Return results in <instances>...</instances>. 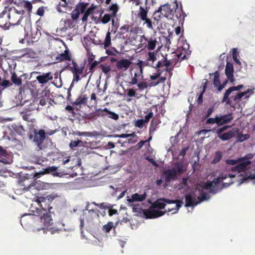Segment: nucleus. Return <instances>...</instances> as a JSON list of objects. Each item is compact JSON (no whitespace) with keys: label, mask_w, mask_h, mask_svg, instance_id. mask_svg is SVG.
<instances>
[{"label":"nucleus","mask_w":255,"mask_h":255,"mask_svg":"<svg viewBox=\"0 0 255 255\" xmlns=\"http://www.w3.org/2000/svg\"><path fill=\"white\" fill-rule=\"evenodd\" d=\"M145 123L143 119H138L134 123V126L140 128H143L144 124Z\"/></svg>","instance_id":"e2e57ef3"},{"label":"nucleus","mask_w":255,"mask_h":255,"mask_svg":"<svg viewBox=\"0 0 255 255\" xmlns=\"http://www.w3.org/2000/svg\"><path fill=\"white\" fill-rule=\"evenodd\" d=\"M250 137L249 134H239L237 136V140L240 142H243L248 139Z\"/></svg>","instance_id":"052dcab7"},{"label":"nucleus","mask_w":255,"mask_h":255,"mask_svg":"<svg viewBox=\"0 0 255 255\" xmlns=\"http://www.w3.org/2000/svg\"><path fill=\"white\" fill-rule=\"evenodd\" d=\"M142 74L143 73H141L140 71L135 72L134 74V77L132 78L131 82H130V84L131 85L137 84L138 80H141L143 78Z\"/></svg>","instance_id":"f704fd0d"},{"label":"nucleus","mask_w":255,"mask_h":255,"mask_svg":"<svg viewBox=\"0 0 255 255\" xmlns=\"http://www.w3.org/2000/svg\"><path fill=\"white\" fill-rule=\"evenodd\" d=\"M31 160L34 163L43 165V162L46 161L47 159L42 156H33L31 157Z\"/></svg>","instance_id":"72a5a7b5"},{"label":"nucleus","mask_w":255,"mask_h":255,"mask_svg":"<svg viewBox=\"0 0 255 255\" xmlns=\"http://www.w3.org/2000/svg\"><path fill=\"white\" fill-rule=\"evenodd\" d=\"M92 204L98 206L101 209L108 208L111 207L110 203H96V202H93Z\"/></svg>","instance_id":"680f3d73"},{"label":"nucleus","mask_w":255,"mask_h":255,"mask_svg":"<svg viewBox=\"0 0 255 255\" xmlns=\"http://www.w3.org/2000/svg\"><path fill=\"white\" fill-rule=\"evenodd\" d=\"M165 212L159 211L158 210L150 208L149 210L144 211V215L146 219H152L157 218L163 216Z\"/></svg>","instance_id":"2eb2a0df"},{"label":"nucleus","mask_w":255,"mask_h":255,"mask_svg":"<svg viewBox=\"0 0 255 255\" xmlns=\"http://www.w3.org/2000/svg\"><path fill=\"white\" fill-rule=\"evenodd\" d=\"M163 176L165 177V181L169 182L174 179L177 176V172L175 168L168 169L163 172Z\"/></svg>","instance_id":"6ab92c4d"},{"label":"nucleus","mask_w":255,"mask_h":255,"mask_svg":"<svg viewBox=\"0 0 255 255\" xmlns=\"http://www.w3.org/2000/svg\"><path fill=\"white\" fill-rule=\"evenodd\" d=\"M222 180L219 176L217 178H215L213 181H207L203 183L202 187L206 190H209L210 193H216V191L215 190V187Z\"/></svg>","instance_id":"ddd939ff"},{"label":"nucleus","mask_w":255,"mask_h":255,"mask_svg":"<svg viewBox=\"0 0 255 255\" xmlns=\"http://www.w3.org/2000/svg\"><path fill=\"white\" fill-rule=\"evenodd\" d=\"M105 113H106V111H105V109L104 110H102L101 109L96 110V111L94 112V116H95V119H97V118L101 116H106L107 115Z\"/></svg>","instance_id":"49530a36"},{"label":"nucleus","mask_w":255,"mask_h":255,"mask_svg":"<svg viewBox=\"0 0 255 255\" xmlns=\"http://www.w3.org/2000/svg\"><path fill=\"white\" fill-rule=\"evenodd\" d=\"M11 161V155L2 146H0V162L4 164H10Z\"/></svg>","instance_id":"a211bd4d"},{"label":"nucleus","mask_w":255,"mask_h":255,"mask_svg":"<svg viewBox=\"0 0 255 255\" xmlns=\"http://www.w3.org/2000/svg\"><path fill=\"white\" fill-rule=\"evenodd\" d=\"M165 203L163 201V198L158 199L153 204V206L159 209H163L165 207Z\"/></svg>","instance_id":"c9c22d12"},{"label":"nucleus","mask_w":255,"mask_h":255,"mask_svg":"<svg viewBox=\"0 0 255 255\" xmlns=\"http://www.w3.org/2000/svg\"><path fill=\"white\" fill-rule=\"evenodd\" d=\"M147 196L146 192H144L142 194L134 193L131 196L130 198L128 199L129 202H141L144 201Z\"/></svg>","instance_id":"bb28decb"},{"label":"nucleus","mask_w":255,"mask_h":255,"mask_svg":"<svg viewBox=\"0 0 255 255\" xmlns=\"http://www.w3.org/2000/svg\"><path fill=\"white\" fill-rule=\"evenodd\" d=\"M175 166L176 168V170L177 172V174L178 173H183L185 169L184 168V166L182 163L180 162H176L175 163Z\"/></svg>","instance_id":"09e8293b"},{"label":"nucleus","mask_w":255,"mask_h":255,"mask_svg":"<svg viewBox=\"0 0 255 255\" xmlns=\"http://www.w3.org/2000/svg\"><path fill=\"white\" fill-rule=\"evenodd\" d=\"M113 16L110 14H105L100 20L103 23L106 24L109 22Z\"/></svg>","instance_id":"864d4df0"},{"label":"nucleus","mask_w":255,"mask_h":255,"mask_svg":"<svg viewBox=\"0 0 255 255\" xmlns=\"http://www.w3.org/2000/svg\"><path fill=\"white\" fill-rule=\"evenodd\" d=\"M35 73L38 74L36 77V80L31 82L30 85L33 88H34L36 92H38L40 89L37 88V84H40L41 87L46 85L53 79V74L50 72L47 73L36 72Z\"/></svg>","instance_id":"39448f33"},{"label":"nucleus","mask_w":255,"mask_h":255,"mask_svg":"<svg viewBox=\"0 0 255 255\" xmlns=\"http://www.w3.org/2000/svg\"><path fill=\"white\" fill-rule=\"evenodd\" d=\"M152 83L148 84L146 82H141L137 84V86L140 90H144L146 89L148 86L151 87L150 86Z\"/></svg>","instance_id":"13d9d810"},{"label":"nucleus","mask_w":255,"mask_h":255,"mask_svg":"<svg viewBox=\"0 0 255 255\" xmlns=\"http://www.w3.org/2000/svg\"><path fill=\"white\" fill-rule=\"evenodd\" d=\"M105 111H106L107 114L109 115V116H108L109 118H111L115 120H117L119 119V116L117 114H116L113 112L109 111L108 110V109L106 108H105Z\"/></svg>","instance_id":"603ef678"},{"label":"nucleus","mask_w":255,"mask_h":255,"mask_svg":"<svg viewBox=\"0 0 255 255\" xmlns=\"http://www.w3.org/2000/svg\"><path fill=\"white\" fill-rule=\"evenodd\" d=\"M80 12L75 8L71 12V17L73 20H76L78 18Z\"/></svg>","instance_id":"774afa93"},{"label":"nucleus","mask_w":255,"mask_h":255,"mask_svg":"<svg viewBox=\"0 0 255 255\" xmlns=\"http://www.w3.org/2000/svg\"><path fill=\"white\" fill-rule=\"evenodd\" d=\"M88 4V3H85L84 2H79L75 6V9H77L80 13H84L86 8Z\"/></svg>","instance_id":"79ce46f5"},{"label":"nucleus","mask_w":255,"mask_h":255,"mask_svg":"<svg viewBox=\"0 0 255 255\" xmlns=\"http://www.w3.org/2000/svg\"><path fill=\"white\" fill-rule=\"evenodd\" d=\"M174 10H173L172 14H173V20H177L179 23L183 22L185 17L186 16V13L183 11L182 6L181 5L180 7L176 1H175L174 5L173 6Z\"/></svg>","instance_id":"9d476101"},{"label":"nucleus","mask_w":255,"mask_h":255,"mask_svg":"<svg viewBox=\"0 0 255 255\" xmlns=\"http://www.w3.org/2000/svg\"><path fill=\"white\" fill-rule=\"evenodd\" d=\"M214 85L215 86L217 87L218 85L220 84V80L219 79V74L218 71H216L214 73Z\"/></svg>","instance_id":"5fc2aeb1"},{"label":"nucleus","mask_w":255,"mask_h":255,"mask_svg":"<svg viewBox=\"0 0 255 255\" xmlns=\"http://www.w3.org/2000/svg\"><path fill=\"white\" fill-rule=\"evenodd\" d=\"M238 132V130L237 129H233L229 132L217 134V136L222 140L226 141L229 140L234 137Z\"/></svg>","instance_id":"5701e85b"},{"label":"nucleus","mask_w":255,"mask_h":255,"mask_svg":"<svg viewBox=\"0 0 255 255\" xmlns=\"http://www.w3.org/2000/svg\"><path fill=\"white\" fill-rule=\"evenodd\" d=\"M14 131L20 135L25 134V130L22 126H15L13 127Z\"/></svg>","instance_id":"c03bdc74"},{"label":"nucleus","mask_w":255,"mask_h":255,"mask_svg":"<svg viewBox=\"0 0 255 255\" xmlns=\"http://www.w3.org/2000/svg\"><path fill=\"white\" fill-rule=\"evenodd\" d=\"M131 64V62L129 59H122L117 62L116 66L118 70L125 71L128 69Z\"/></svg>","instance_id":"dca6fc26"},{"label":"nucleus","mask_w":255,"mask_h":255,"mask_svg":"<svg viewBox=\"0 0 255 255\" xmlns=\"http://www.w3.org/2000/svg\"><path fill=\"white\" fill-rule=\"evenodd\" d=\"M251 164V161L250 160L241 161L238 163V164L233 166L231 169V170L233 172L240 173L241 172H244L247 169V166Z\"/></svg>","instance_id":"f3484780"},{"label":"nucleus","mask_w":255,"mask_h":255,"mask_svg":"<svg viewBox=\"0 0 255 255\" xmlns=\"http://www.w3.org/2000/svg\"><path fill=\"white\" fill-rule=\"evenodd\" d=\"M83 143L81 140H71L69 143V146L71 148L73 149L74 148L77 147L78 146H82Z\"/></svg>","instance_id":"de8ad7c7"},{"label":"nucleus","mask_w":255,"mask_h":255,"mask_svg":"<svg viewBox=\"0 0 255 255\" xmlns=\"http://www.w3.org/2000/svg\"><path fill=\"white\" fill-rule=\"evenodd\" d=\"M234 66L232 63L230 62H227L226 68H225V74L227 78L231 80L233 78L234 76Z\"/></svg>","instance_id":"cd10ccee"},{"label":"nucleus","mask_w":255,"mask_h":255,"mask_svg":"<svg viewBox=\"0 0 255 255\" xmlns=\"http://www.w3.org/2000/svg\"><path fill=\"white\" fill-rule=\"evenodd\" d=\"M202 189H199V196L197 197L198 203H200L201 202L209 200L210 197L209 195L204 192V188L201 186Z\"/></svg>","instance_id":"2f4dec72"},{"label":"nucleus","mask_w":255,"mask_h":255,"mask_svg":"<svg viewBox=\"0 0 255 255\" xmlns=\"http://www.w3.org/2000/svg\"><path fill=\"white\" fill-rule=\"evenodd\" d=\"M88 100V97L83 94H81L72 103L73 105L78 106L80 105H86Z\"/></svg>","instance_id":"c756f323"},{"label":"nucleus","mask_w":255,"mask_h":255,"mask_svg":"<svg viewBox=\"0 0 255 255\" xmlns=\"http://www.w3.org/2000/svg\"><path fill=\"white\" fill-rule=\"evenodd\" d=\"M11 80L15 85L17 86H20L22 84V80L19 77H18L15 73H13L12 74Z\"/></svg>","instance_id":"a19ab883"},{"label":"nucleus","mask_w":255,"mask_h":255,"mask_svg":"<svg viewBox=\"0 0 255 255\" xmlns=\"http://www.w3.org/2000/svg\"><path fill=\"white\" fill-rule=\"evenodd\" d=\"M51 173L54 176L60 177L62 176V173L57 171V167L56 166H49L43 169L39 173H35L34 177L38 178L39 175H44L45 174Z\"/></svg>","instance_id":"4468645a"},{"label":"nucleus","mask_w":255,"mask_h":255,"mask_svg":"<svg viewBox=\"0 0 255 255\" xmlns=\"http://www.w3.org/2000/svg\"><path fill=\"white\" fill-rule=\"evenodd\" d=\"M90 67H89V71L88 72H87V70L85 71L86 74L84 76H86V74L89 73H91V74H93L94 71V69L97 66L98 62L97 61H94L90 63Z\"/></svg>","instance_id":"4d7b16f0"},{"label":"nucleus","mask_w":255,"mask_h":255,"mask_svg":"<svg viewBox=\"0 0 255 255\" xmlns=\"http://www.w3.org/2000/svg\"><path fill=\"white\" fill-rule=\"evenodd\" d=\"M24 31L26 34H29L33 38H35L36 36L38 34L40 35V31L38 28H35L36 31L34 32L32 27V23L29 18H26L25 23L23 26Z\"/></svg>","instance_id":"f8f14e48"},{"label":"nucleus","mask_w":255,"mask_h":255,"mask_svg":"<svg viewBox=\"0 0 255 255\" xmlns=\"http://www.w3.org/2000/svg\"><path fill=\"white\" fill-rule=\"evenodd\" d=\"M160 123V121L158 119H153L151 120L149 130V134H152L156 130Z\"/></svg>","instance_id":"7c9ffc66"},{"label":"nucleus","mask_w":255,"mask_h":255,"mask_svg":"<svg viewBox=\"0 0 255 255\" xmlns=\"http://www.w3.org/2000/svg\"><path fill=\"white\" fill-rule=\"evenodd\" d=\"M100 67L103 72H104L106 74H107L111 71V69L110 66H105L103 64H101L100 65Z\"/></svg>","instance_id":"69168bd1"},{"label":"nucleus","mask_w":255,"mask_h":255,"mask_svg":"<svg viewBox=\"0 0 255 255\" xmlns=\"http://www.w3.org/2000/svg\"><path fill=\"white\" fill-rule=\"evenodd\" d=\"M244 87L243 85H239L237 86H233L230 87L225 93L223 98L222 99V102H226L227 105L233 107L234 105H232V101H231L229 96L234 91H239Z\"/></svg>","instance_id":"9b49d317"},{"label":"nucleus","mask_w":255,"mask_h":255,"mask_svg":"<svg viewBox=\"0 0 255 255\" xmlns=\"http://www.w3.org/2000/svg\"><path fill=\"white\" fill-rule=\"evenodd\" d=\"M147 57L146 58V60L150 63H152V65H153L154 61L157 60L156 58V52H149L147 54Z\"/></svg>","instance_id":"ea45409f"},{"label":"nucleus","mask_w":255,"mask_h":255,"mask_svg":"<svg viewBox=\"0 0 255 255\" xmlns=\"http://www.w3.org/2000/svg\"><path fill=\"white\" fill-rule=\"evenodd\" d=\"M118 10L119 6L117 4L113 3L109 7V10L112 11L111 15L114 17H115L117 15V13L118 11Z\"/></svg>","instance_id":"8fccbe9b"},{"label":"nucleus","mask_w":255,"mask_h":255,"mask_svg":"<svg viewBox=\"0 0 255 255\" xmlns=\"http://www.w3.org/2000/svg\"><path fill=\"white\" fill-rule=\"evenodd\" d=\"M56 62H62L64 61H71V54L68 49H66L64 53L58 54L55 58Z\"/></svg>","instance_id":"aec40b11"},{"label":"nucleus","mask_w":255,"mask_h":255,"mask_svg":"<svg viewBox=\"0 0 255 255\" xmlns=\"http://www.w3.org/2000/svg\"><path fill=\"white\" fill-rule=\"evenodd\" d=\"M147 0H145V6H140L137 17L141 21H144L143 24H146L147 28L153 29L151 20L147 17V13L149 10V7L147 6Z\"/></svg>","instance_id":"0eeeda50"},{"label":"nucleus","mask_w":255,"mask_h":255,"mask_svg":"<svg viewBox=\"0 0 255 255\" xmlns=\"http://www.w3.org/2000/svg\"><path fill=\"white\" fill-rule=\"evenodd\" d=\"M113 227V223L109 222L106 225L103 226V231L106 233H109Z\"/></svg>","instance_id":"bf43d9fd"},{"label":"nucleus","mask_w":255,"mask_h":255,"mask_svg":"<svg viewBox=\"0 0 255 255\" xmlns=\"http://www.w3.org/2000/svg\"><path fill=\"white\" fill-rule=\"evenodd\" d=\"M185 207H189L199 204L195 196H192L191 194H187L185 197Z\"/></svg>","instance_id":"b1692460"},{"label":"nucleus","mask_w":255,"mask_h":255,"mask_svg":"<svg viewBox=\"0 0 255 255\" xmlns=\"http://www.w3.org/2000/svg\"><path fill=\"white\" fill-rule=\"evenodd\" d=\"M163 201L165 202V203L167 204H173L176 203V205L175 206V212H174V213H176L178 210L179 209V208L181 207L183 202L179 200H170L166 198H163Z\"/></svg>","instance_id":"c85d7f7f"},{"label":"nucleus","mask_w":255,"mask_h":255,"mask_svg":"<svg viewBox=\"0 0 255 255\" xmlns=\"http://www.w3.org/2000/svg\"><path fill=\"white\" fill-rule=\"evenodd\" d=\"M51 211L43 212L42 210H36V215L40 217V222L42 224L44 228H47L51 226L53 223L51 217Z\"/></svg>","instance_id":"1a4fd4ad"},{"label":"nucleus","mask_w":255,"mask_h":255,"mask_svg":"<svg viewBox=\"0 0 255 255\" xmlns=\"http://www.w3.org/2000/svg\"><path fill=\"white\" fill-rule=\"evenodd\" d=\"M162 73V71L160 69H158L157 70V73L153 74L152 75L150 76V78L152 80H155L159 78L161 74Z\"/></svg>","instance_id":"338daca9"},{"label":"nucleus","mask_w":255,"mask_h":255,"mask_svg":"<svg viewBox=\"0 0 255 255\" xmlns=\"http://www.w3.org/2000/svg\"><path fill=\"white\" fill-rule=\"evenodd\" d=\"M185 53V50L183 49L182 51L179 53H174V55L173 56L174 58L173 59L169 60H167V59H166L163 61V66L167 68L170 65L179 66L178 63L183 60L187 58Z\"/></svg>","instance_id":"6e6552de"},{"label":"nucleus","mask_w":255,"mask_h":255,"mask_svg":"<svg viewBox=\"0 0 255 255\" xmlns=\"http://www.w3.org/2000/svg\"><path fill=\"white\" fill-rule=\"evenodd\" d=\"M137 65L139 67V71H140L141 73H143V68L144 67L147 66H151V67L153 66V65H152V63H150V62L147 61V60L143 61H142L140 60H138Z\"/></svg>","instance_id":"e433bc0d"},{"label":"nucleus","mask_w":255,"mask_h":255,"mask_svg":"<svg viewBox=\"0 0 255 255\" xmlns=\"http://www.w3.org/2000/svg\"><path fill=\"white\" fill-rule=\"evenodd\" d=\"M24 13L25 11L23 9L18 10L14 7L9 6L5 7L2 12L3 14H7L10 25L19 24Z\"/></svg>","instance_id":"f03ea898"},{"label":"nucleus","mask_w":255,"mask_h":255,"mask_svg":"<svg viewBox=\"0 0 255 255\" xmlns=\"http://www.w3.org/2000/svg\"><path fill=\"white\" fill-rule=\"evenodd\" d=\"M21 4L27 11L29 14L31 13L33 6L31 2L24 0L21 2Z\"/></svg>","instance_id":"4c0bfd02"},{"label":"nucleus","mask_w":255,"mask_h":255,"mask_svg":"<svg viewBox=\"0 0 255 255\" xmlns=\"http://www.w3.org/2000/svg\"><path fill=\"white\" fill-rule=\"evenodd\" d=\"M129 28H130V25H128V24H125V25H123L120 28V29L121 32L123 34H125L126 33L128 32L129 31H130V32L132 31L131 30H129Z\"/></svg>","instance_id":"0e129e2a"},{"label":"nucleus","mask_w":255,"mask_h":255,"mask_svg":"<svg viewBox=\"0 0 255 255\" xmlns=\"http://www.w3.org/2000/svg\"><path fill=\"white\" fill-rule=\"evenodd\" d=\"M139 42V48L142 49L147 48L148 50H154L158 44V41L154 36L148 37L144 35H141L140 36Z\"/></svg>","instance_id":"423d86ee"},{"label":"nucleus","mask_w":255,"mask_h":255,"mask_svg":"<svg viewBox=\"0 0 255 255\" xmlns=\"http://www.w3.org/2000/svg\"><path fill=\"white\" fill-rule=\"evenodd\" d=\"M243 160V158H239L237 160L227 159L226 161V162L227 164L234 165H236L238 163L242 161Z\"/></svg>","instance_id":"6e6d98bb"},{"label":"nucleus","mask_w":255,"mask_h":255,"mask_svg":"<svg viewBox=\"0 0 255 255\" xmlns=\"http://www.w3.org/2000/svg\"><path fill=\"white\" fill-rule=\"evenodd\" d=\"M252 91V90L248 89L246 91L238 93L236 94L233 93L229 96V98L232 101H233L235 103V104H238L241 100L242 97L246 96L248 93H250Z\"/></svg>","instance_id":"412c9836"},{"label":"nucleus","mask_w":255,"mask_h":255,"mask_svg":"<svg viewBox=\"0 0 255 255\" xmlns=\"http://www.w3.org/2000/svg\"><path fill=\"white\" fill-rule=\"evenodd\" d=\"M46 136V132L43 129H37L33 127L30 128L28 133L29 139L36 145L38 150L46 148L47 145L44 142Z\"/></svg>","instance_id":"f257e3e1"},{"label":"nucleus","mask_w":255,"mask_h":255,"mask_svg":"<svg viewBox=\"0 0 255 255\" xmlns=\"http://www.w3.org/2000/svg\"><path fill=\"white\" fill-rule=\"evenodd\" d=\"M208 82L207 79H203V90L201 92V93L200 94V95L196 101V102L198 103V105H201L203 102V96L204 93L205 92V91L206 89Z\"/></svg>","instance_id":"473e14b6"},{"label":"nucleus","mask_w":255,"mask_h":255,"mask_svg":"<svg viewBox=\"0 0 255 255\" xmlns=\"http://www.w3.org/2000/svg\"><path fill=\"white\" fill-rule=\"evenodd\" d=\"M174 8H171V5L169 3H165L161 5L158 9V10L154 11L152 15V18L156 22H158L162 17H165L168 19L173 18V12Z\"/></svg>","instance_id":"20e7f679"},{"label":"nucleus","mask_w":255,"mask_h":255,"mask_svg":"<svg viewBox=\"0 0 255 255\" xmlns=\"http://www.w3.org/2000/svg\"><path fill=\"white\" fill-rule=\"evenodd\" d=\"M48 185L40 181H36L34 183L30 184V188L32 190H37L39 191L40 190H44L47 188Z\"/></svg>","instance_id":"393cba45"},{"label":"nucleus","mask_w":255,"mask_h":255,"mask_svg":"<svg viewBox=\"0 0 255 255\" xmlns=\"http://www.w3.org/2000/svg\"><path fill=\"white\" fill-rule=\"evenodd\" d=\"M72 66L69 67V69L72 73H83L85 68V63H83L80 66L78 65L77 62L74 61H72Z\"/></svg>","instance_id":"a878e982"},{"label":"nucleus","mask_w":255,"mask_h":255,"mask_svg":"<svg viewBox=\"0 0 255 255\" xmlns=\"http://www.w3.org/2000/svg\"><path fill=\"white\" fill-rule=\"evenodd\" d=\"M28 181V180H24L23 181V183L21 184V186H23V189L29 191L32 194L37 196V195L38 194V191L37 190H31V188H30V184L28 185L27 186L25 185V182Z\"/></svg>","instance_id":"a18cd8bd"},{"label":"nucleus","mask_w":255,"mask_h":255,"mask_svg":"<svg viewBox=\"0 0 255 255\" xmlns=\"http://www.w3.org/2000/svg\"><path fill=\"white\" fill-rule=\"evenodd\" d=\"M58 196L55 194H51L46 196H36L34 197V200L36 202L40 209L36 210H42L43 212H50L53 209L51 205V202Z\"/></svg>","instance_id":"7ed1b4c3"},{"label":"nucleus","mask_w":255,"mask_h":255,"mask_svg":"<svg viewBox=\"0 0 255 255\" xmlns=\"http://www.w3.org/2000/svg\"><path fill=\"white\" fill-rule=\"evenodd\" d=\"M4 14H2V12L0 14V27L7 29L10 27L9 22H7L3 18V16Z\"/></svg>","instance_id":"58836bf2"},{"label":"nucleus","mask_w":255,"mask_h":255,"mask_svg":"<svg viewBox=\"0 0 255 255\" xmlns=\"http://www.w3.org/2000/svg\"><path fill=\"white\" fill-rule=\"evenodd\" d=\"M233 119L232 114L222 115L218 117L217 125L218 127L225 125L230 122Z\"/></svg>","instance_id":"4be33fe9"},{"label":"nucleus","mask_w":255,"mask_h":255,"mask_svg":"<svg viewBox=\"0 0 255 255\" xmlns=\"http://www.w3.org/2000/svg\"><path fill=\"white\" fill-rule=\"evenodd\" d=\"M103 44L105 49L111 45V32L109 31L106 33V38Z\"/></svg>","instance_id":"37998d69"},{"label":"nucleus","mask_w":255,"mask_h":255,"mask_svg":"<svg viewBox=\"0 0 255 255\" xmlns=\"http://www.w3.org/2000/svg\"><path fill=\"white\" fill-rule=\"evenodd\" d=\"M222 153L220 151H218L215 153L214 158L212 161V163H217L219 162L222 158Z\"/></svg>","instance_id":"3c124183"}]
</instances>
